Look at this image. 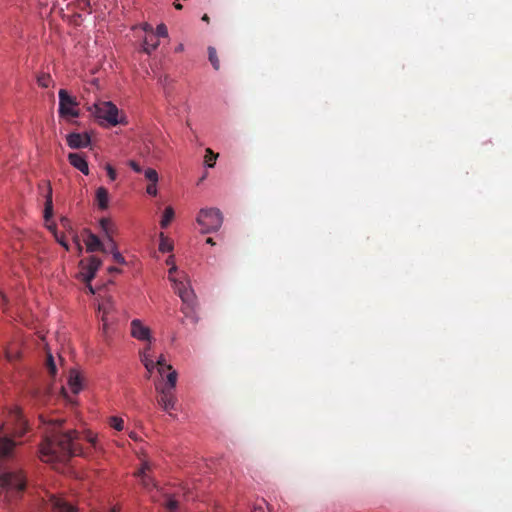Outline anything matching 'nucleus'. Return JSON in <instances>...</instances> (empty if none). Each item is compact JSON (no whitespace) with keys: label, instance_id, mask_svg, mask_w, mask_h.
<instances>
[{"label":"nucleus","instance_id":"1","mask_svg":"<svg viewBox=\"0 0 512 512\" xmlns=\"http://www.w3.org/2000/svg\"><path fill=\"white\" fill-rule=\"evenodd\" d=\"M64 419L47 422L45 436L40 444V459L51 464H65L74 456H87L96 448L97 438L91 432L63 430Z\"/></svg>","mask_w":512,"mask_h":512},{"label":"nucleus","instance_id":"2","mask_svg":"<svg viewBox=\"0 0 512 512\" xmlns=\"http://www.w3.org/2000/svg\"><path fill=\"white\" fill-rule=\"evenodd\" d=\"M27 485V475L22 468H2L0 465V507L14 511L22 500Z\"/></svg>","mask_w":512,"mask_h":512},{"label":"nucleus","instance_id":"3","mask_svg":"<svg viewBox=\"0 0 512 512\" xmlns=\"http://www.w3.org/2000/svg\"><path fill=\"white\" fill-rule=\"evenodd\" d=\"M177 271V266L173 264L168 271V278L173 283V288L178 296L182 300L181 312L187 319H190L193 323L197 322L195 314L196 296L188 281H184L180 278L175 277L173 274Z\"/></svg>","mask_w":512,"mask_h":512},{"label":"nucleus","instance_id":"4","mask_svg":"<svg viewBox=\"0 0 512 512\" xmlns=\"http://www.w3.org/2000/svg\"><path fill=\"white\" fill-rule=\"evenodd\" d=\"M178 379V373L176 370H171L167 373L165 379H161L155 382V389L159 394L157 399L158 404L166 412H170L175 409L176 396L175 388Z\"/></svg>","mask_w":512,"mask_h":512},{"label":"nucleus","instance_id":"5","mask_svg":"<svg viewBox=\"0 0 512 512\" xmlns=\"http://www.w3.org/2000/svg\"><path fill=\"white\" fill-rule=\"evenodd\" d=\"M89 111L101 125L107 123L109 126H116L124 122L123 118H119L117 106L110 101L95 103Z\"/></svg>","mask_w":512,"mask_h":512},{"label":"nucleus","instance_id":"6","mask_svg":"<svg viewBox=\"0 0 512 512\" xmlns=\"http://www.w3.org/2000/svg\"><path fill=\"white\" fill-rule=\"evenodd\" d=\"M3 429L15 438L22 437L26 433L27 421L18 407L9 410L5 423L0 425V431Z\"/></svg>","mask_w":512,"mask_h":512},{"label":"nucleus","instance_id":"7","mask_svg":"<svg viewBox=\"0 0 512 512\" xmlns=\"http://www.w3.org/2000/svg\"><path fill=\"white\" fill-rule=\"evenodd\" d=\"M197 223L201 226V232L208 234L217 231L222 223L223 216L219 209H201L197 216Z\"/></svg>","mask_w":512,"mask_h":512},{"label":"nucleus","instance_id":"8","mask_svg":"<svg viewBox=\"0 0 512 512\" xmlns=\"http://www.w3.org/2000/svg\"><path fill=\"white\" fill-rule=\"evenodd\" d=\"M59 115L64 118H77L80 113L77 109L76 98L70 96L65 89L59 90Z\"/></svg>","mask_w":512,"mask_h":512},{"label":"nucleus","instance_id":"9","mask_svg":"<svg viewBox=\"0 0 512 512\" xmlns=\"http://www.w3.org/2000/svg\"><path fill=\"white\" fill-rule=\"evenodd\" d=\"M47 509L50 512H78L74 504L67 499L52 493H47Z\"/></svg>","mask_w":512,"mask_h":512},{"label":"nucleus","instance_id":"10","mask_svg":"<svg viewBox=\"0 0 512 512\" xmlns=\"http://www.w3.org/2000/svg\"><path fill=\"white\" fill-rule=\"evenodd\" d=\"M67 145L72 149L86 148L90 145L91 139L88 133L72 132L66 136Z\"/></svg>","mask_w":512,"mask_h":512},{"label":"nucleus","instance_id":"11","mask_svg":"<svg viewBox=\"0 0 512 512\" xmlns=\"http://www.w3.org/2000/svg\"><path fill=\"white\" fill-rule=\"evenodd\" d=\"M131 335L139 341H150L152 339L151 330L139 319L131 321Z\"/></svg>","mask_w":512,"mask_h":512},{"label":"nucleus","instance_id":"12","mask_svg":"<svg viewBox=\"0 0 512 512\" xmlns=\"http://www.w3.org/2000/svg\"><path fill=\"white\" fill-rule=\"evenodd\" d=\"M102 261L96 256H91L87 260V265L83 267L82 275L86 282H90L101 267Z\"/></svg>","mask_w":512,"mask_h":512},{"label":"nucleus","instance_id":"13","mask_svg":"<svg viewBox=\"0 0 512 512\" xmlns=\"http://www.w3.org/2000/svg\"><path fill=\"white\" fill-rule=\"evenodd\" d=\"M15 446L16 442L11 437H0V463L12 457Z\"/></svg>","mask_w":512,"mask_h":512},{"label":"nucleus","instance_id":"14","mask_svg":"<svg viewBox=\"0 0 512 512\" xmlns=\"http://www.w3.org/2000/svg\"><path fill=\"white\" fill-rule=\"evenodd\" d=\"M69 163L83 174H89V166L85 157L80 153H70L68 155Z\"/></svg>","mask_w":512,"mask_h":512},{"label":"nucleus","instance_id":"15","mask_svg":"<svg viewBox=\"0 0 512 512\" xmlns=\"http://www.w3.org/2000/svg\"><path fill=\"white\" fill-rule=\"evenodd\" d=\"M85 245L88 252H95V251H101V252H107V248H105V245L101 242L99 237L91 232L88 233L86 239H85Z\"/></svg>","mask_w":512,"mask_h":512},{"label":"nucleus","instance_id":"16","mask_svg":"<svg viewBox=\"0 0 512 512\" xmlns=\"http://www.w3.org/2000/svg\"><path fill=\"white\" fill-rule=\"evenodd\" d=\"M159 40L155 35H146L142 41V51L150 55L159 46Z\"/></svg>","mask_w":512,"mask_h":512},{"label":"nucleus","instance_id":"17","mask_svg":"<svg viewBox=\"0 0 512 512\" xmlns=\"http://www.w3.org/2000/svg\"><path fill=\"white\" fill-rule=\"evenodd\" d=\"M68 385L73 394H78L81 391L82 380L77 371H70Z\"/></svg>","mask_w":512,"mask_h":512},{"label":"nucleus","instance_id":"18","mask_svg":"<svg viewBox=\"0 0 512 512\" xmlns=\"http://www.w3.org/2000/svg\"><path fill=\"white\" fill-rule=\"evenodd\" d=\"M108 191L104 187H99L96 191V201L98 204V207L102 210H105L108 208Z\"/></svg>","mask_w":512,"mask_h":512},{"label":"nucleus","instance_id":"19","mask_svg":"<svg viewBox=\"0 0 512 512\" xmlns=\"http://www.w3.org/2000/svg\"><path fill=\"white\" fill-rule=\"evenodd\" d=\"M100 227L102 231L105 233L107 239H110V237L113 238V235L116 232V226L111 219H100Z\"/></svg>","mask_w":512,"mask_h":512},{"label":"nucleus","instance_id":"20","mask_svg":"<svg viewBox=\"0 0 512 512\" xmlns=\"http://www.w3.org/2000/svg\"><path fill=\"white\" fill-rule=\"evenodd\" d=\"M99 310L102 311L101 320L103 322V327L106 328L108 325L107 315L113 310V302L111 298H107L99 305Z\"/></svg>","mask_w":512,"mask_h":512},{"label":"nucleus","instance_id":"21","mask_svg":"<svg viewBox=\"0 0 512 512\" xmlns=\"http://www.w3.org/2000/svg\"><path fill=\"white\" fill-rule=\"evenodd\" d=\"M151 466L148 462L143 463L142 468L137 472V477L141 479V482L145 488H149L152 484V479L148 476L147 472L150 471Z\"/></svg>","mask_w":512,"mask_h":512},{"label":"nucleus","instance_id":"22","mask_svg":"<svg viewBox=\"0 0 512 512\" xmlns=\"http://www.w3.org/2000/svg\"><path fill=\"white\" fill-rule=\"evenodd\" d=\"M155 363V367H157L158 373L161 376V379H165V372L168 371V373L171 372V370H174L173 367L170 364L166 363V359L164 355H160Z\"/></svg>","mask_w":512,"mask_h":512},{"label":"nucleus","instance_id":"23","mask_svg":"<svg viewBox=\"0 0 512 512\" xmlns=\"http://www.w3.org/2000/svg\"><path fill=\"white\" fill-rule=\"evenodd\" d=\"M45 198H46V201H45L44 217H45L46 221H48L49 218L52 216V211H53L52 188H51L50 184H48L47 194H46Z\"/></svg>","mask_w":512,"mask_h":512},{"label":"nucleus","instance_id":"24","mask_svg":"<svg viewBox=\"0 0 512 512\" xmlns=\"http://www.w3.org/2000/svg\"><path fill=\"white\" fill-rule=\"evenodd\" d=\"M174 215H175V213H174L173 208L170 206L166 207L164 210V213H163V217L160 222L161 227L162 228L168 227L170 222L173 220Z\"/></svg>","mask_w":512,"mask_h":512},{"label":"nucleus","instance_id":"25","mask_svg":"<svg viewBox=\"0 0 512 512\" xmlns=\"http://www.w3.org/2000/svg\"><path fill=\"white\" fill-rule=\"evenodd\" d=\"M159 250L163 253L171 252L173 250L172 241L166 237L163 233L160 234Z\"/></svg>","mask_w":512,"mask_h":512},{"label":"nucleus","instance_id":"26","mask_svg":"<svg viewBox=\"0 0 512 512\" xmlns=\"http://www.w3.org/2000/svg\"><path fill=\"white\" fill-rule=\"evenodd\" d=\"M208 59L215 70L220 69V62L217 56V51L214 47H208Z\"/></svg>","mask_w":512,"mask_h":512},{"label":"nucleus","instance_id":"27","mask_svg":"<svg viewBox=\"0 0 512 512\" xmlns=\"http://www.w3.org/2000/svg\"><path fill=\"white\" fill-rule=\"evenodd\" d=\"M205 152V164L210 168L214 167L215 162L218 158V154L213 153V151L210 148H207Z\"/></svg>","mask_w":512,"mask_h":512},{"label":"nucleus","instance_id":"28","mask_svg":"<svg viewBox=\"0 0 512 512\" xmlns=\"http://www.w3.org/2000/svg\"><path fill=\"white\" fill-rule=\"evenodd\" d=\"M46 367L48 369L49 374L52 377H54L56 375L57 368H56L54 358L50 352L47 353Z\"/></svg>","mask_w":512,"mask_h":512},{"label":"nucleus","instance_id":"29","mask_svg":"<svg viewBox=\"0 0 512 512\" xmlns=\"http://www.w3.org/2000/svg\"><path fill=\"white\" fill-rule=\"evenodd\" d=\"M109 424L112 428H114L117 431H121L124 428V420L117 416L110 417Z\"/></svg>","mask_w":512,"mask_h":512},{"label":"nucleus","instance_id":"30","mask_svg":"<svg viewBox=\"0 0 512 512\" xmlns=\"http://www.w3.org/2000/svg\"><path fill=\"white\" fill-rule=\"evenodd\" d=\"M52 82L51 76L49 74L43 73L37 77V83L39 86L43 88L49 87Z\"/></svg>","mask_w":512,"mask_h":512},{"label":"nucleus","instance_id":"31","mask_svg":"<svg viewBox=\"0 0 512 512\" xmlns=\"http://www.w3.org/2000/svg\"><path fill=\"white\" fill-rule=\"evenodd\" d=\"M164 506L169 512H177L178 501L172 497H167V499L164 502Z\"/></svg>","mask_w":512,"mask_h":512},{"label":"nucleus","instance_id":"32","mask_svg":"<svg viewBox=\"0 0 512 512\" xmlns=\"http://www.w3.org/2000/svg\"><path fill=\"white\" fill-rule=\"evenodd\" d=\"M145 178L151 183L158 182L159 179L157 171L153 168L145 170Z\"/></svg>","mask_w":512,"mask_h":512},{"label":"nucleus","instance_id":"33","mask_svg":"<svg viewBox=\"0 0 512 512\" xmlns=\"http://www.w3.org/2000/svg\"><path fill=\"white\" fill-rule=\"evenodd\" d=\"M5 357L9 362H14L20 358V353L18 351H12L11 349L7 348L5 350Z\"/></svg>","mask_w":512,"mask_h":512},{"label":"nucleus","instance_id":"34","mask_svg":"<svg viewBox=\"0 0 512 512\" xmlns=\"http://www.w3.org/2000/svg\"><path fill=\"white\" fill-rule=\"evenodd\" d=\"M156 37H168V29L165 24L161 23L156 28Z\"/></svg>","mask_w":512,"mask_h":512},{"label":"nucleus","instance_id":"35","mask_svg":"<svg viewBox=\"0 0 512 512\" xmlns=\"http://www.w3.org/2000/svg\"><path fill=\"white\" fill-rule=\"evenodd\" d=\"M105 248H107V250H108L106 253L114 254V251H118L116 243L113 240V238H111V237H110V239H107V244L105 245Z\"/></svg>","mask_w":512,"mask_h":512},{"label":"nucleus","instance_id":"36","mask_svg":"<svg viewBox=\"0 0 512 512\" xmlns=\"http://www.w3.org/2000/svg\"><path fill=\"white\" fill-rule=\"evenodd\" d=\"M112 258L116 263H118L120 265L126 264L125 258L122 256V254L119 251H114V254H112Z\"/></svg>","mask_w":512,"mask_h":512},{"label":"nucleus","instance_id":"37","mask_svg":"<svg viewBox=\"0 0 512 512\" xmlns=\"http://www.w3.org/2000/svg\"><path fill=\"white\" fill-rule=\"evenodd\" d=\"M139 27L146 33V35H154V29L151 24L145 22L140 24Z\"/></svg>","mask_w":512,"mask_h":512},{"label":"nucleus","instance_id":"38","mask_svg":"<svg viewBox=\"0 0 512 512\" xmlns=\"http://www.w3.org/2000/svg\"><path fill=\"white\" fill-rule=\"evenodd\" d=\"M105 169L107 171L109 179L111 181H114L117 177L116 170L110 164H106Z\"/></svg>","mask_w":512,"mask_h":512},{"label":"nucleus","instance_id":"39","mask_svg":"<svg viewBox=\"0 0 512 512\" xmlns=\"http://www.w3.org/2000/svg\"><path fill=\"white\" fill-rule=\"evenodd\" d=\"M157 182H154V183H149L147 185V188H146V192L151 195V196H156L157 195Z\"/></svg>","mask_w":512,"mask_h":512},{"label":"nucleus","instance_id":"40","mask_svg":"<svg viewBox=\"0 0 512 512\" xmlns=\"http://www.w3.org/2000/svg\"><path fill=\"white\" fill-rule=\"evenodd\" d=\"M140 360L144 366L148 364H155L152 355L140 354Z\"/></svg>","mask_w":512,"mask_h":512},{"label":"nucleus","instance_id":"41","mask_svg":"<svg viewBox=\"0 0 512 512\" xmlns=\"http://www.w3.org/2000/svg\"><path fill=\"white\" fill-rule=\"evenodd\" d=\"M129 166L136 172L140 173L142 171L141 166L134 160L129 161Z\"/></svg>","mask_w":512,"mask_h":512},{"label":"nucleus","instance_id":"42","mask_svg":"<svg viewBox=\"0 0 512 512\" xmlns=\"http://www.w3.org/2000/svg\"><path fill=\"white\" fill-rule=\"evenodd\" d=\"M147 344L144 346V348L140 351V354H146V355H152L151 354V340L146 341Z\"/></svg>","mask_w":512,"mask_h":512},{"label":"nucleus","instance_id":"43","mask_svg":"<svg viewBox=\"0 0 512 512\" xmlns=\"http://www.w3.org/2000/svg\"><path fill=\"white\" fill-rule=\"evenodd\" d=\"M147 370V375H146V378L149 379L151 377V374L155 368V364H148L146 366H144Z\"/></svg>","mask_w":512,"mask_h":512},{"label":"nucleus","instance_id":"44","mask_svg":"<svg viewBox=\"0 0 512 512\" xmlns=\"http://www.w3.org/2000/svg\"><path fill=\"white\" fill-rule=\"evenodd\" d=\"M108 272L109 273H120L121 270L119 268H117V267L111 266V267L108 268Z\"/></svg>","mask_w":512,"mask_h":512},{"label":"nucleus","instance_id":"45","mask_svg":"<svg viewBox=\"0 0 512 512\" xmlns=\"http://www.w3.org/2000/svg\"><path fill=\"white\" fill-rule=\"evenodd\" d=\"M166 263H167V265H171V266H173V264H175L174 256H173V255H170V256L167 258Z\"/></svg>","mask_w":512,"mask_h":512},{"label":"nucleus","instance_id":"46","mask_svg":"<svg viewBox=\"0 0 512 512\" xmlns=\"http://www.w3.org/2000/svg\"><path fill=\"white\" fill-rule=\"evenodd\" d=\"M173 5H174L175 9H177V10L183 9V5L181 3H179L178 1H175L173 3Z\"/></svg>","mask_w":512,"mask_h":512},{"label":"nucleus","instance_id":"47","mask_svg":"<svg viewBox=\"0 0 512 512\" xmlns=\"http://www.w3.org/2000/svg\"><path fill=\"white\" fill-rule=\"evenodd\" d=\"M184 50V45L183 44H179L176 48H175V52H182Z\"/></svg>","mask_w":512,"mask_h":512},{"label":"nucleus","instance_id":"48","mask_svg":"<svg viewBox=\"0 0 512 512\" xmlns=\"http://www.w3.org/2000/svg\"><path fill=\"white\" fill-rule=\"evenodd\" d=\"M87 283H88V284H87V288H88L89 292H90V293H92V294H94V293H95L94 288L92 287V285L90 284V282H87Z\"/></svg>","mask_w":512,"mask_h":512},{"label":"nucleus","instance_id":"49","mask_svg":"<svg viewBox=\"0 0 512 512\" xmlns=\"http://www.w3.org/2000/svg\"><path fill=\"white\" fill-rule=\"evenodd\" d=\"M206 243L210 244V245H215V242H214L213 238H211V237L206 239Z\"/></svg>","mask_w":512,"mask_h":512},{"label":"nucleus","instance_id":"50","mask_svg":"<svg viewBox=\"0 0 512 512\" xmlns=\"http://www.w3.org/2000/svg\"><path fill=\"white\" fill-rule=\"evenodd\" d=\"M202 20H203V21H205V22H207V23H209L210 18H209V16H208L207 14H204V15L202 16Z\"/></svg>","mask_w":512,"mask_h":512},{"label":"nucleus","instance_id":"51","mask_svg":"<svg viewBox=\"0 0 512 512\" xmlns=\"http://www.w3.org/2000/svg\"><path fill=\"white\" fill-rule=\"evenodd\" d=\"M118 511H119V509H118V508L113 507L109 512H118Z\"/></svg>","mask_w":512,"mask_h":512},{"label":"nucleus","instance_id":"52","mask_svg":"<svg viewBox=\"0 0 512 512\" xmlns=\"http://www.w3.org/2000/svg\"><path fill=\"white\" fill-rule=\"evenodd\" d=\"M130 437H131V438H133V439H136V435H135V433H131V434H130Z\"/></svg>","mask_w":512,"mask_h":512},{"label":"nucleus","instance_id":"53","mask_svg":"<svg viewBox=\"0 0 512 512\" xmlns=\"http://www.w3.org/2000/svg\"><path fill=\"white\" fill-rule=\"evenodd\" d=\"M60 243H61V245L65 246L67 248V245L64 242L61 241Z\"/></svg>","mask_w":512,"mask_h":512}]
</instances>
